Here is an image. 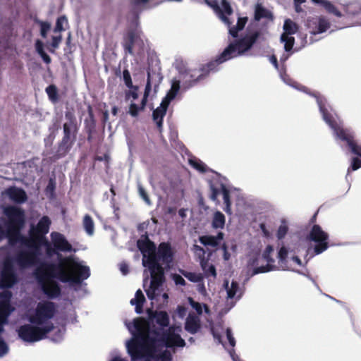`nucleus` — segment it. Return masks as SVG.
Listing matches in <instances>:
<instances>
[{"label": "nucleus", "instance_id": "f257e3e1", "mask_svg": "<svg viewBox=\"0 0 361 361\" xmlns=\"http://www.w3.org/2000/svg\"><path fill=\"white\" fill-rule=\"evenodd\" d=\"M35 276L42 292L49 299L59 297L61 288L58 279L63 283L80 284L90 276L89 267L83 266L71 257H65L59 264L42 262L35 271Z\"/></svg>", "mask_w": 361, "mask_h": 361}, {"label": "nucleus", "instance_id": "f03ea898", "mask_svg": "<svg viewBox=\"0 0 361 361\" xmlns=\"http://www.w3.org/2000/svg\"><path fill=\"white\" fill-rule=\"evenodd\" d=\"M259 35L260 32L255 31L230 43L214 60L202 65L198 70V75L196 73L197 70L180 71V73L183 76V79L187 83V87H192L200 81L204 80L210 73L216 72L220 64L241 56L250 50L257 42Z\"/></svg>", "mask_w": 361, "mask_h": 361}, {"label": "nucleus", "instance_id": "7ed1b4c3", "mask_svg": "<svg viewBox=\"0 0 361 361\" xmlns=\"http://www.w3.org/2000/svg\"><path fill=\"white\" fill-rule=\"evenodd\" d=\"M133 337L128 341L126 347L132 361L152 357L155 351L157 339L150 336V333L159 336L157 329L151 331L149 322L144 317L133 320Z\"/></svg>", "mask_w": 361, "mask_h": 361}, {"label": "nucleus", "instance_id": "20e7f679", "mask_svg": "<svg viewBox=\"0 0 361 361\" xmlns=\"http://www.w3.org/2000/svg\"><path fill=\"white\" fill-rule=\"evenodd\" d=\"M4 214L8 218L6 223V237L9 243H12L20 236V230L24 226L25 216L24 211L15 206H9L4 210Z\"/></svg>", "mask_w": 361, "mask_h": 361}, {"label": "nucleus", "instance_id": "39448f33", "mask_svg": "<svg viewBox=\"0 0 361 361\" xmlns=\"http://www.w3.org/2000/svg\"><path fill=\"white\" fill-rule=\"evenodd\" d=\"M39 326L32 324L20 326L18 329L19 338L25 342H37L47 338V334L54 329L51 322H49L43 326Z\"/></svg>", "mask_w": 361, "mask_h": 361}, {"label": "nucleus", "instance_id": "423d86ee", "mask_svg": "<svg viewBox=\"0 0 361 361\" xmlns=\"http://www.w3.org/2000/svg\"><path fill=\"white\" fill-rule=\"evenodd\" d=\"M150 264L147 266L150 271L151 282L148 289L145 290L146 294L149 300L156 299L158 294L157 291L159 290L165 281L164 270L160 263H157L151 257Z\"/></svg>", "mask_w": 361, "mask_h": 361}, {"label": "nucleus", "instance_id": "0eeeda50", "mask_svg": "<svg viewBox=\"0 0 361 361\" xmlns=\"http://www.w3.org/2000/svg\"><path fill=\"white\" fill-rule=\"evenodd\" d=\"M56 312V306L54 302H39L37 305L35 313L30 316L29 322L35 325L47 324V322L54 317Z\"/></svg>", "mask_w": 361, "mask_h": 361}, {"label": "nucleus", "instance_id": "6e6552de", "mask_svg": "<svg viewBox=\"0 0 361 361\" xmlns=\"http://www.w3.org/2000/svg\"><path fill=\"white\" fill-rule=\"evenodd\" d=\"M307 239L315 243L314 247V253L315 255H319L329 248V235L318 224L312 226L307 235Z\"/></svg>", "mask_w": 361, "mask_h": 361}, {"label": "nucleus", "instance_id": "1a4fd4ad", "mask_svg": "<svg viewBox=\"0 0 361 361\" xmlns=\"http://www.w3.org/2000/svg\"><path fill=\"white\" fill-rule=\"evenodd\" d=\"M77 133L78 132L71 131L66 125H63V137L58 142L54 155L55 159H59L67 155L76 140Z\"/></svg>", "mask_w": 361, "mask_h": 361}, {"label": "nucleus", "instance_id": "9d476101", "mask_svg": "<svg viewBox=\"0 0 361 361\" xmlns=\"http://www.w3.org/2000/svg\"><path fill=\"white\" fill-rule=\"evenodd\" d=\"M137 246L143 254L142 264L145 267L147 266V264H150L151 257L156 261V245L154 242L149 240L147 234L142 235L141 238L137 242Z\"/></svg>", "mask_w": 361, "mask_h": 361}, {"label": "nucleus", "instance_id": "9b49d317", "mask_svg": "<svg viewBox=\"0 0 361 361\" xmlns=\"http://www.w3.org/2000/svg\"><path fill=\"white\" fill-rule=\"evenodd\" d=\"M39 255L35 251L22 250L16 254L15 261L20 268H27L38 262Z\"/></svg>", "mask_w": 361, "mask_h": 361}, {"label": "nucleus", "instance_id": "f8f14e48", "mask_svg": "<svg viewBox=\"0 0 361 361\" xmlns=\"http://www.w3.org/2000/svg\"><path fill=\"white\" fill-rule=\"evenodd\" d=\"M29 235L30 237L26 238L20 234V236L16 240H13L11 244L13 245L18 241H20L23 245L28 247V251H35L37 254L40 255V247L43 244L44 238H40L31 231H29Z\"/></svg>", "mask_w": 361, "mask_h": 361}, {"label": "nucleus", "instance_id": "ddd939ff", "mask_svg": "<svg viewBox=\"0 0 361 361\" xmlns=\"http://www.w3.org/2000/svg\"><path fill=\"white\" fill-rule=\"evenodd\" d=\"M18 282V277L11 263L6 262L1 273L0 287L9 288Z\"/></svg>", "mask_w": 361, "mask_h": 361}, {"label": "nucleus", "instance_id": "4468645a", "mask_svg": "<svg viewBox=\"0 0 361 361\" xmlns=\"http://www.w3.org/2000/svg\"><path fill=\"white\" fill-rule=\"evenodd\" d=\"M211 195L210 199L214 202L218 201V196L222 194L224 202L225 204L224 211L231 214V201L230 197V191L224 184H221L220 188H216L213 184L210 185Z\"/></svg>", "mask_w": 361, "mask_h": 361}, {"label": "nucleus", "instance_id": "2eb2a0df", "mask_svg": "<svg viewBox=\"0 0 361 361\" xmlns=\"http://www.w3.org/2000/svg\"><path fill=\"white\" fill-rule=\"evenodd\" d=\"M159 341L162 343L166 348L184 347L185 345V342L181 336L173 331H171V329L164 331Z\"/></svg>", "mask_w": 361, "mask_h": 361}, {"label": "nucleus", "instance_id": "dca6fc26", "mask_svg": "<svg viewBox=\"0 0 361 361\" xmlns=\"http://www.w3.org/2000/svg\"><path fill=\"white\" fill-rule=\"evenodd\" d=\"M155 259L157 263L161 261L163 264L169 265L173 259V252L169 243H161L155 251Z\"/></svg>", "mask_w": 361, "mask_h": 361}, {"label": "nucleus", "instance_id": "f3484780", "mask_svg": "<svg viewBox=\"0 0 361 361\" xmlns=\"http://www.w3.org/2000/svg\"><path fill=\"white\" fill-rule=\"evenodd\" d=\"M310 94L316 99L317 103L319 106V111L325 122L329 126V127L331 129L334 127H336L338 123L334 118L331 114L328 111L326 106V99L324 97H322L318 92H312L310 93Z\"/></svg>", "mask_w": 361, "mask_h": 361}, {"label": "nucleus", "instance_id": "a211bd4d", "mask_svg": "<svg viewBox=\"0 0 361 361\" xmlns=\"http://www.w3.org/2000/svg\"><path fill=\"white\" fill-rule=\"evenodd\" d=\"M330 25L329 20L324 16L309 20L307 22V26L310 29V32L314 35L326 32L330 28Z\"/></svg>", "mask_w": 361, "mask_h": 361}, {"label": "nucleus", "instance_id": "6ab92c4d", "mask_svg": "<svg viewBox=\"0 0 361 361\" xmlns=\"http://www.w3.org/2000/svg\"><path fill=\"white\" fill-rule=\"evenodd\" d=\"M52 245L59 251L71 252L73 250L71 244L66 239L64 235L58 232H53L51 234Z\"/></svg>", "mask_w": 361, "mask_h": 361}, {"label": "nucleus", "instance_id": "aec40b11", "mask_svg": "<svg viewBox=\"0 0 361 361\" xmlns=\"http://www.w3.org/2000/svg\"><path fill=\"white\" fill-rule=\"evenodd\" d=\"M139 38V36L135 30H130L126 34L123 36V41L122 42V46L126 53L133 55V47Z\"/></svg>", "mask_w": 361, "mask_h": 361}, {"label": "nucleus", "instance_id": "412c9836", "mask_svg": "<svg viewBox=\"0 0 361 361\" xmlns=\"http://www.w3.org/2000/svg\"><path fill=\"white\" fill-rule=\"evenodd\" d=\"M5 193L14 202L22 204L26 202L27 196L25 191L16 186H11L6 190Z\"/></svg>", "mask_w": 361, "mask_h": 361}, {"label": "nucleus", "instance_id": "4be33fe9", "mask_svg": "<svg viewBox=\"0 0 361 361\" xmlns=\"http://www.w3.org/2000/svg\"><path fill=\"white\" fill-rule=\"evenodd\" d=\"M50 224V219L47 216H44L39 219L36 226H31L30 231L40 238H45L44 235L49 232Z\"/></svg>", "mask_w": 361, "mask_h": 361}, {"label": "nucleus", "instance_id": "5701e85b", "mask_svg": "<svg viewBox=\"0 0 361 361\" xmlns=\"http://www.w3.org/2000/svg\"><path fill=\"white\" fill-rule=\"evenodd\" d=\"M13 310L8 300H0V334L4 331V325Z\"/></svg>", "mask_w": 361, "mask_h": 361}, {"label": "nucleus", "instance_id": "b1692460", "mask_svg": "<svg viewBox=\"0 0 361 361\" xmlns=\"http://www.w3.org/2000/svg\"><path fill=\"white\" fill-rule=\"evenodd\" d=\"M224 236V233L220 231L216 236L209 235L200 236L199 241L204 246L216 247L219 245L220 241L223 240Z\"/></svg>", "mask_w": 361, "mask_h": 361}, {"label": "nucleus", "instance_id": "393cba45", "mask_svg": "<svg viewBox=\"0 0 361 361\" xmlns=\"http://www.w3.org/2000/svg\"><path fill=\"white\" fill-rule=\"evenodd\" d=\"M200 329L199 319L194 315L189 314L185 324V329L191 334H196Z\"/></svg>", "mask_w": 361, "mask_h": 361}, {"label": "nucleus", "instance_id": "a878e982", "mask_svg": "<svg viewBox=\"0 0 361 361\" xmlns=\"http://www.w3.org/2000/svg\"><path fill=\"white\" fill-rule=\"evenodd\" d=\"M314 4H317L325 9L329 13L334 15L337 17H341V11L330 1L327 0H311Z\"/></svg>", "mask_w": 361, "mask_h": 361}, {"label": "nucleus", "instance_id": "bb28decb", "mask_svg": "<svg viewBox=\"0 0 361 361\" xmlns=\"http://www.w3.org/2000/svg\"><path fill=\"white\" fill-rule=\"evenodd\" d=\"M145 302V298L140 289H138L135 295V298L130 301V305H135V310L136 313L141 314L143 312V305Z\"/></svg>", "mask_w": 361, "mask_h": 361}, {"label": "nucleus", "instance_id": "cd10ccee", "mask_svg": "<svg viewBox=\"0 0 361 361\" xmlns=\"http://www.w3.org/2000/svg\"><path fill=\"white\" fill-rule=\"evenodd\" d=\"M332 130L336 136L342 141H344L347 145L354 138V136L348 130L341 127L338 124L334 127Z\"/></svg>", "mask_w": 361, "mask_h": 361}, {"label": "nucleus", "instance_id": "c85d7f7f", "mask_svg": "<svg viewBox=\"0 0 361 361\" xmlns=\"http://www.w3.org/2000/svg\"><path fill=\"white\" fill-rule=\"evenodd\" d=\"M262 18L272 19V13L261 4H257L255 9V20L259 21Z\"/></svg>", "mask_w": 361, "mask_h": 361}, {"label": "nucleus", "instance_id": "c756f323", "mask_svg": "<svg viewBox=\"0 0 361 361\" xmlns=\"http://www.w3.org/2000/svg\"><path fill=\"white\" fill-rule=\"evenodd\" d=\"M153 317L155 319L156 323L162 328L167 327L169 325V317L165 311L155 312Z\"/></svg>", "mask_w": 361, "mask_h": 361}, {"label": "nucleus", "instance_id": "7c9ffc66", "mask_svg": "<svg viewBox=\"0 0 361 361\" xmlns=\"http://www.w3.org/2000/svg\"><path fill=\"white\" fill-rule=\"evenodd\" d=\"M65 118L68 122L64 123L63 125H66L71 131L78 132V126L74 113L71 111H66Z\"/></svg>", "mask_w": 361, "mask_h": 361}, {"label": "nucleus", "instance_id": "2f4dec72", "mask_svg": "<svg viewBox=\"0 0 361 361\" xmlns=\"http://www.w3.org/2000/svg\"><path fill=\"white\" fill-rule=\"evenodd\" d=\"M166 111H163L160 107H157L153 111L152 118L156 123L157 128L159 132H161L163 128V120Z\"/></svg>", "mask_w": 361, "mask_h": 361}, {"label": "nucleus", "instance_id": "473e14b6", "mask_svg": "<svg viewBox=\"0 0 361 361\" xmlns=\"http://www.w3.org/2000/svg\"><path fill=\"white\" fill-rule=\"evenodd\" d=\"M247 20H248L247 17L238 18L237 25L235 26H233V27H231V25L228 26L230 27L229 28V34L233 37H237L238 35V32L243 30Z\"/></svg>", "mask_w": 361, "mask_h": 361}, {"label": "nucleus", "instance_id": "72a5a7b5", "mask_svg": "<svg viewBox=\"0 0 361 361\" xmlns=\"http://www.w3.org/2000/svg\"><path fill=\"white\" fill-rule=\"evenodd\" d=\"M204 2L209 7L212 8L214 11H219L221 13V18L228 25H231V22L229 18L222 13V11L219 6V3L216 0H203Z\"/></svg>", "mask_w": 361, "mask_h": 361}, {"label": "nucleus", "instance_id": "f704fd0d", "mask_svg": "<svg viewBox=\"0 0 361 361\" xmlns=\"http://www.w3.org/2000/svg\"><path fill=\"white\" fill-rule=\"evenodd\" d=\"M214 228H223L225 225V216L221 212H216L214 213L212 223Z\"/></svg>", "mask_w": 361, "mask_h": 361}, {"label": "nucleus", "instance_id": "c9c22d12", "mask_svg": "<svg viewBox=\"0 0 361 361\" xmlns=\"http://www.w3.org/2000/svg\"><path fill=\"white\" fill-rule=\"evenodd\" d=\"M283 30L284 32L283 34H286L290 36L297 32L298 26L290 19H286L283 24Z\"/></svg>", "mask_w": 361, "mask_h": 361}, {"label": "nucleus", "instance_id": "e433bc0d", "mask_svg": "<svg viewBox=\"0 0 361 361\" xmlns=\"http://www.w3.org/2000/svg\"><path fill=\"white\" fill-rule=\"evenodd\" d=\"M83 226L86 233L91 235L94 233V222L89 214H85L83 218Z\"/></svg>", "mask_w": 361, "mask_h": 361}, {"label": "nucleus", "instance_id": "4c0bfd02", "mask_svg": "<svg viewBox=\"0 0 361 361\" xmlns=\"http://www.w3.org/2000/svg\"><path fill=\"white\" fill-rule=\"evenodd\" d=\"M281 40L284 42V49L286 51H290L295 44V38L292 36L282 34Z\"/></svg>", "mask_w": 361, "mask_h": 361}, {"label": "nucleus", "instance_id": "58836bf2", "mask_svg": "<svg viewBox=\"0 0 361 361\" xmlns=\"http://www.w3.org/2000/svg\"><path fill=\"white\" fill-rule=\"evenodd\" d=\"M42 245L46 247V254L48 257H52L54 255H57L58 257L60 258V261L63 259L61 254L58 253V250L54 247L49 241L44 238Z\"/></svg>", "mask_w": 361, "mask_h": 361}, {"label": "nucleus", "instance_id": "ea45409f", "mask_svg": "<svg viewBox=\"0 0 361 361\" xmlns=\"http://www.w3.org/2000/svg\"><path fill=\"white\" fill-rule=\"evenodd\" d=\"M225 287L227 290V295L228 298H233L239 290V285L238 282L233 281L231 287H228V282H225Z\"/></svg>", "mask_w": 361, "mask_h": 361}, {"label": "nucleus", "instance_id": "a19ab883", "mask_svg": "<svg viewBox=\"0 0 361 361\" xmlns=\"http://www.w3.org/2000/svg\"><path fill=\"white\" fill-rule=\"evenodd\" d=\"M45 91L51 102H56L59 100L57 87L54 85L47 87Z\"/></svg>", "mask_w": 361, "mask_h": 361}, {"label": "nucleus", "instance_id": "79ce46f5", "mask_svg": "<svg viewBox=\"0 0 361 361\" xmlns=\"http://www.w3.org/2000/svg\"><path fill=\"white\" fill-rule=\"evenodd\" d=\"M189 163L191 166L201 173H206L208 171L207 165L200 159H190Z\"/></svg>", "mask_w": 361, "mask_h": 361}, {"label": "nucleus", "instance_id": "37998d69", "mask_svg": "<svg viewBox=\"0 0 361 361\" xmlns=\"http://www.w3.org/2000/svg\"><path fill=\"white\" fill-rule=\"evenodd\" d=\"M180 90V80L173 79L172 81L171 87L169 91L167 92L166 96L174 99Z\"/></svg>", "mask_w": 361, "mask_h": 361}, {"label": "nucleus", "instance_id": "c03bdc74", "mask_svg": "<svg viewBox=\"0 0 361 361\" xmlns=\"http://www.w3.org/2000/svg\"><path fill=\"white\" fill-rule=\"evenodd\" d=\"M64 25H68L67 18L65 16H59L56 20V25H55L54 31L55 32L63 31L65 30V28L63 27Z\"/></svg>", "mask_w": 361, "mask_h": 361}, {"label": "nucleus", "instance_id": "a18cd8bd", "mask_svg": "<svg viewBox=\"0 0 361 361\" xmlns=\"http://www.w3.org/2000/svg\"><path fill=\"white\" fill-rule=\"evenodd\" d=\"M274 269H275L274 265L268 263L265 266L255 267L252 271V276H254V275H256L258 274H261V273H266V272L272 271Z\"/></svg>", "mask_w": 361, "mask_h": 361}, {"label": "nucleus", "instance_id": "49530a36", "mask_svg": "<svg viewBox=\"0 0 361 361\" xmlns=\"http://www.w3.org/2000/svg\"><path fill=\"white\" fill-rule=\"evenodd\" d=\"M288 257V250L286 247L283 246L280 248L278 252L279 264L282 265L286 264Z\"/></svg>", "mask_w": 361, "mask_h": 361}, {"label": "nucleus", "instance_id": "de8ad7c7", "mask_svg": "<svg viewBox=\"0 0 361 361\" xmlns=\"http://www.w3.org/2000/svg\"><path fill=\"white\" fill-rule=\"evenodd\" d=\"M206 264L204 261L201 260V266L202 269L204 271L205 274L208 276H212L214 278H216V271L215 267L212 264H211L207 269H206Z\"/></svg>", "mask_w": 361, "mask_h": 361}, {"label": "nucleus", "instance_id": "09e8293b", "mask_svg": "<svg viewBox=\"0 0 361 361\" xmlns=\"http://www.w3.org/2000/svg\"><path fill=\"white\" fill-rule=\"evenodd\" d=\"M273 251V247L271 245H267L262 255V257L267 262V263L271 264L274 262V259L271 257V254Z\"/></svg>", "mask_w": 361, "mask_h": 361}, {"label": "nucleus", "instance_id": "8fccbe9b", "mask_svg": "<svg viewBox=\"0 0 361 361\" xmlns=\"http://www.w3.org/2000/svg\"><path fill=\"white\" fill-rule=\"evenodd\" d=\"M352 153L361 157V146L358 145L354 138L348 144Z\"/></svg>", "mask_w": 361, "mask_h": 361}, {"label": "nucleus", "instance_id": "3c124183", "mask_svg": "<svg viewBox=\"0 0 361 361\" xmlns=\"http://www.w3.org/2000/svg\"><path fill=\"white\" fill-rule=\"evenodd\" d=\"M185 277H186L189 281L192 282H200L202 281V277L200 274H197L193 272H188L185 271L183 273Z\"/></svg>", "mask_w": 361, "mask_h": 361}, {"label": "nucleus", "instance_id": "603ef678", "mask_svg": "<svg viewBox=\"0 0 361 361\" xmlns=\"http://www.w3.org/2000/svg\"><path fill=\"white\" fill-rule=\"evenodd\" d=\"M138 193L142 200L148 204H150V199L145 189L140 183L137 184Z\"/></svg>", "mask_w": 361, "mask_h": 361}, {"label": "nucleus", "instance_id": "864d4df0", "mask_svg": "<svg viewBox=\"0 0 361 361\" xmlns=\"http://www.w3.org/2000/svg\"><path fill=\"white\" fill-rule=\"evenodd\" d=\"M40 25V34L43 38H46L48 31L51 28V25L48 22L39 21Z\"/></svg>", "mask_w": 361, "mask_h": 361}, {"label": "nucleus", "instance_id": "5fc2aeb1", "mask_svg": "<svg viewBox=\"0 0 361 361\" xmlns=\"http://www.w3.org/2000/svg\"><path fill=\"white\" fill-rule=\"evenodd\" d=\"M123 78L125 85L127 87H134L132 82L131 75L128 69H124L123 71Z\"/></svg>", "mask_w": 361, "mask_h": 361}, {"label": "nucleus", "instance_id": "6e6d98bb", "mask_svg": "<svg viewBox=\"0 0 361 361\" xmlns=\"http://www.w3.org/2000/svg\"><path fill=\"white\" fill-rule=\"evenodd\" d=\"M288 231V227L286 224V222L284 221V224H281L279 227V229H278L277 233H276L277 238L280 240L283 239L287 234Z\"/></svg>", "mask_w": 361, "mask_h": 361}, {"label": "nucleus", "instance_id": "4d7b16f0", "mask_svg": "<svg viewBox=\"0 0 361 361\" xmlns=\"http://www.w3.org/2000/svg\"><path fill=\"white\" fill-rule=\"evenodd\" d=\"M221 7H222V9H221V10L222 13L224 15H225V14H227V15L232 14L233 9H232L229 2L227 0H222L221 1Z\"/></svg>", "mask_w": 361, "mask_h": 361}, {"label": "nucleus", "instance_id": "13d9d810", "mask_svg": "<svg viewBox=\"0 0 361 361\" xmlns=\"http://www.w3.org/2000/svg\"><path fill=\"white\" fill-rule=\"evenodd\" d=\"M188 302L189 304L190 305V306L195 310V311L197 312V313L198 314H202V305L198 302H196L192 298H188Z\"/></svg>", "mask_w": 361, "mask_h": 361}, {"label": "nucleus", "instance_id": "bf43d9fd", "mask_svg": "<svg viewBox=\"0 0 361 361\" xmlns=\"http://www.w3.org/2000/svg\"><path fill=\"white\" fill-rule=\"evenodd\" d=\"M361 167V160L358 157H354L352 159L351 165L348 169V173L350 172V171L357 170Z\"/></svg>", "mask_w": 361, "mask_h": 361}, {"label": "nucleus", "instance_id": "052dcab7", "mask_svg": "<svg viewBox=\"0 0 361 361\" xmlns=\"http://www.w3.org/2000/svg\"><path fill=\"white\" fill-rule=\"evenodd\" d=\"M131 90L126 92V99H128L130 97L133 99H137L138 98V86L134 85V87H129Z\"/></svg>", "mask_w": 361, "mask_h": 361}, {"label": "nucleus", "instance_id": "680f3d73", "mask_svg": "<svg viewBox=\"0 0 361 361\" xmlns=\"http://www.w3.org/2000/svg\"><path fill=\"white\" fill-rule=\"evenodd\" d=\"M142 111L140 109V106L137 105L135 103H131L129 106V111L128 113L133 116V117H137L138 116L139 111Z\"/></svg>", "mask_w": 361, "mask_h": 361}, {"label": "nucleus", "instance_id": "e2e57ef3", "mask_svg": "<svg viewBox=\"0 0 361 361\" xmlns=\"http://www.w3.org/2000/svg\"><path fill=\"white\" fill-rule=\"evenodd\" d=\"M158 359L160 361H171L172 360V355L169 350H164L163 352H161L159 356Z\"/></svg>", "mask_w": 361, "mask_h": 361}, {"label": "nucleus", "instance_id": "0e129e2a", "mask_svg": "<svg viewBox=\"0 0 361 361\" xmlns=\"http://www.w3.org/2000/svg\"><path fill=\"white\" fill-rule=\"evenodd\" d=\"M172 100L173 99H171V97L166 95L165 97L162 99L159 107H160L163 111H167V109Z\"/></svg>", "mask_w": 361, "mask_h": 361}, {"label": "nucleus", "instance_id": "69168bd1", "mask_svg": "<svg viewBox=\"0 0 361 361\" xmlns=\"http://www.w3.org/2000/svg\"><path fill=\"white\" fill-rule=\"evenodd\" d=\"M194 250L199 255L200 259H202L204 262L205 259L204 255L206 254L205 250L200 245H194Z\"/></svg>", "mask_w": 361, "mask_h": 361}, {"label": "nucleus", "instance_id": "338daca9", "mask_svg": "<svg viewBox=\"0 0 361 361\" xmlns=\"http://www.w3.org/2000/svg\"><path fill=\"white\" fill-rule=\"evenodd\" d=\"M8 351V348L5 341L0 338V357L6 354Z\"/></svg>", "mask_w": 361, "mask_h": 361}, {"label": "nucleus", "instance_id": "774afa93", "mask_svg": "<svg viewBox=\"0 0 361 361\" xmlns=\"http://www.w3.org/2000/svg\"><path fill=\"white\" fill-rule=\"evenodd\" d=\"M61 40H62V36L61 35H59V36L52 37V41H51V47L54 49L58 48Z\"/></svg>", "mask_w": 361, "mask_h": 361}]
</instances>
